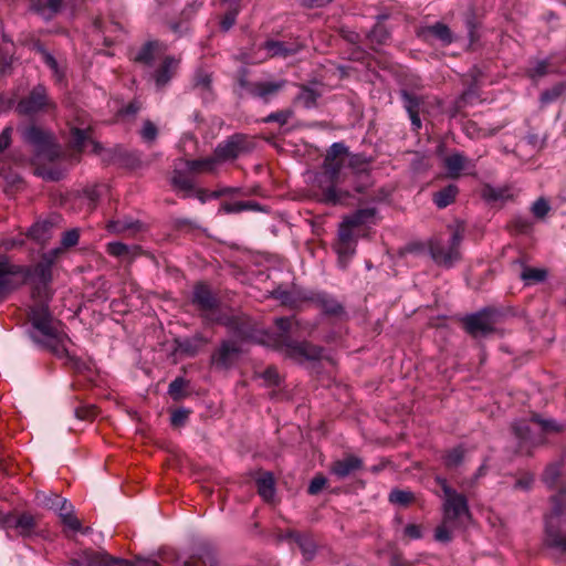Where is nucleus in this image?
Wrapping results in <instances>:
<instances>
[{
	"label": "nucleus",
	"mask_w": 566,
	"mask_h": 566,
	"mask_svg": "<svg viewBox=\"0 0 566 566\" xmlns=\"http://www.w3.org/2000/svg\"><path fill=\"white\" fill-rule=\"evenodd\" d=\"M347 161L348 147L343 143L332 144L324 158V171L318 179L323 202L335 206L343 203L349 197L348 191L339 190L336 187L347 176Z\"/></svg>",
	"instance_id": "f257e3e1"
},
{
	"label": "nucleus",
	"mask_w": 566,
	"mask_h": 566,
	"mask_svg": "<svg viewBox=\"0 0 566 566\" xmlns=\"http://www.w3.org/2000/svg\"><path fill=\"white\" fill-rule=\"evenodd\" d=\"M30 321L32 325L30 336L34 343L50 349L59 357L67 354L66 342H70V338L63 333L61 322L53 319L46 304L40 303L31 307Z\"/></svg>",
	"instance_id": "f03ea898"
},
{
	"label": "nucleus",
	"mask_w": 566,
	"mask_h": 566,
	"mask_svg": "<svg viewBox=\"0 0 566 566\" xmlns=\"http://www.w3.org/2000/svg\"><path fill=\"white\" fill-rule=\"evenodd\" d=\"M552 512L546 516L545 544L566 553V488L552 497Z\"/></svg>",
	"instance_id": "7ed1b4c3"
},
{
	"label": "nucleus",
	"mask_w": 566,
	"mask_h": 566,
	"mask_svg": "<svg viewBox=\"0 0 566 566\" xmlns=\"http://www.w3.org/2000/svg\"><path fill=\"white\" fill-rule=\"evenodd\" d=\"M22 137L32 147L33 160L39 166L55 161L62 154L53 134L49 130L32 125L23 130Z\"/></svg>",
	"instance_id": "20e7f679"
},
{
	"label": "nucleus",
	"mask_w": 566,
	"mask_h": 566,
	"mask_svg": "<svg viewBox=\"0 0 566 566\" xmlns=\"http://www.w3.org/2000/svg\"><path fill=\"white\" fill-rule=\"evenodd\" d=\"M462 235L458 230L451 234H439L428 241V251L432 261L441 268L450 269L461 260Z\"/></svg>",
	"instance_id": "39448f33"
},
{
	"label": "nucleus",
	"mask_w": 566,
	"mask_h": 566,
	"mask_svg": "<svg viewBox=\"0 0 566 566\" xmlns=\"http://www.w3.org/2000/svg\"><path fill=\"white\" fill-rule=\"evenodd\" d=\"M437 482L444 493L443 518L447 523L464 526L471 517L467 497L450 488L446 479L437 478Z\"/></svg>",
	"instance_id": "423d86ee"
},
{
	"label": "nucleus",
	"mask_w": 566,
	"mask_h": 566,
	"mask_svg": "<svg viewBox=\"0 0 566 566\" xmlns=\"http://www.w3.org/2000/svg\"><path fill=\"white\" fill-rule=\"evenodd\" d=\"M72 566H159L150 558H125L113 557L104 551L84 549L71 560Z\"/></svg>",
	"instance_id": "0eeeda50"
},
{
	"label": "nucleus",
	"mask_w": 566,
	"mask_h": 566,
	"mask_svg": "<svg viewBox=\"0 0 566 566\" xmlns=\"http://www.w3.org/2000/svg\"><path fill=\"white\" fill-rule=\"evenodd\" d=\"M276 350L282 353L286 358L297 363L319 360L324 352L322 347L308 342H297L286 337L276 339Z\"/></svg>",
	"instance_id": "6e6552de"
},
{
	"label": "nucleus",
	"mask_w": 566,
	"mask_h": 566,
	"mask_svg": "<svg viewBox=\"0 0 566 566\" xmlns=\"http://www.w3.org/2000/svg\"><path fill=\"white\" fill-rule=\"evenodd\" d=\"M501 314L495 310H482L464 318L465 331L473 337L486 336L494 332Z\"/></svg>",
	"instance_id": "1a4fd4ad"
},
{
	"label": "nucleus",
	"mask_w": 566,
	"mask_h": 566,
	"mask_svg": "<svg viewBox=\"0 0 566 566\" xmlns=\"http://www.w3.org/2000/svg\"><path fill=\"white\" fill-rule=\"evenodd\" d=\"M243 349L234 339H223L211 354L210 363L219 370L231 369L240 359Z\"/></svg>",
	"instance_id": "9d476101"
},
{
	"label": "nucleus",
	"mask_w": 566,
	"mask_h": 566,
	"mask_svg": "<svg viewBox=\"0 0 566 566\" xmlns=\"http://www.w3.org/2000/svg\"><path fill=\"white\" fill-rule=\"evenodd\" d=\"M251 149L252 144L248 136L243 134H234L217 145L214 148V158L217 159V164L220 161L233 160L240 155L249 153Z\"/></svg>",
	"instance_id": "9b49d317"
},
{
	"label": "nucleus",
	"mask_w": 566,
	"mask_h": 566,
	"mask_svg": "<svg viewBox=\"0 0 566 566\" xmlns=\"http://www.w3.org/2000/svg\"><path fill=\"white\" fill-rule=\"evenodd\" d=\"M55 255L56 251H52L50 254L43 255L42 261L32 268L19 266L22 269L19 274H24L25 277L31 279L39 284L36 287L39 293L43 290L46 294L48 284L52 280V264Z\"/></svg>",
	"instance_id": "f8f14e48"
},
{
	"label": "nucleus",
	"mask_w": 566,
	"mask_h": 566,
	"mask_svg": "<svg viewBox=\"0 0 566 566\" xmlns=\"http://www.w3.org/2000/svg\"><path fill=\"white\" fill-rule=\"evenodd\" d=\"M51 106L53 104L48 97L46 88L42 84H38L27 97L18 103L17 111L22 115H34Z\"/></svg>",
	"instance_id": "ddd939ff"
},
{
	"label": "nucleus",
	"mask_w": 566,
	"mask_h": 566,
	"mask_svg": "<svg viewBox=\"0 0 566 566\" xmlns=\"http://www.w3.org/2000/svg\"><path fill=\"white\" fill-rule=\"evenodd\" d=\"M444 168L449 178L457 179L463 171L473 174L475 161L469 159L463 153L454 151L449 154L444 160Z\"/></svg>",
	"instance_id": "4468645a"
},
{
	"label": "nucleus",
	"mask_w": 566,
	"mask_h": 566,
	"mask_svg": "<svg viewBox=\"0 0 566 566\" xmlns=\"http://www.w3.org/2000/svg\"><path fill=\"white\" fill-rule=\"evenodd\" d=\"M70 142H71L72 147L78 151H83V150H86L87 148H90V150L93 154L102 155V153L104 150L102 145L92 138V129L90 127L88 128L73 127L71 129Z\"/></svg>",
	"instance_id": "2eb2a0df"
},
{
	"label": "nucleus",
	"mask_w": 566,
	"mask_h": 566,
	"mask_svg": "<svg viewBox=\"0 0 566 566\" xmlns=\"http://www.w3.org/2000/svg\"><path fill=\"white\" fill-rule=\"evenodd\" d=\"M180 64V59L172 55L166 56L161 64L153 73L156 87L161 90L168 85L171 78L176 75Z\"/></svg>",
	"instance_id": "dca6fc26"
},
{
	"label": "nucleus",
	"mask_w": 566,
	"mask_h": 566,
	"mask_svg": "<svg viewBox=\"0 0 566 566\" xmlns=\"http://www.w3.org/2000/svg\"><path fill=\"white\" fill-rule=\"evenodd\" d=\"M285 80L253 82V85L251 86V97L269 103L285 87Z\"/></svg>",
	"instance_id": "f3484780"
},
{
	"label": "nucleus",
	"mask_w": 566,
	"mask_h": 566,
	"mask_svg": "<svg viewBox=\"0 0 566 566\" xmlns=\"http://www.w3.org/2000/svg\"><path fill=\"white\" fill-rule=\"evenodd\" d=\"M363 460L354 454L346 455L336 460L331 465V473L337 479L343 480L363 468Z\"/></svg>",
	"instance_id": "a211bd4d"
},
{
	"label": "nucleus",
	"mask_w": 566,
	"mask_h": 566,
	"mask_svg": "<svg viewBox=\"0 0 566 566\" xmlns=\"http://www.w3.org/2000/svg\"><path fill=\"white\" fill-rule=\"evenodd\" d=\"M192 303L207 314L212 313L219 305L218 298L205 284H197L193 290Z\"/></svg>",
	"instance_id": "6ab92c4d"
},
{
	"label": "nucleus",
	"mask_w": 566,
	"mask_h": 566,
	"mask_svg": "<svg viewBox=\"0 0 566 566\" xmlns=\"http://www.w3.org/2000/svg\"><path fill=\"white\" fill-rule=\"evenodd\" d=\"M271 57H287L298 53L303 45L300 42L266 41L263 45Z\"/></svg>",
	"instance_id": "aec40b11"
},
{
	"label": "nucleus",
	"mask_w": 566,
	"mask_h": 566,
	"mask_svg": "<svg viewBox=\"0 0 566 566\" xmlns=\"http://www.w3.org/2000/svg\"><path fill=\"white\" fill-rule=\"evenodd\" d=\"M167 50V45L157 40L147 41L134 56V61L145 65H151L156 53Z\"/></svg>",
	"instance_id": "412c9836"
},
{
	"label": "nucleus",
	"mask_w": 566,
	"mask_h": 566,
	"mask_svg": "<svg viewBox=\"0 0 566 566\" xmlns=\"http://www.w3.org/2000/svg\"><path fill=\"white\" fill-rule=\"evenodd\" d=\"M34 49L41 54L43 62L52 71L55 82L63 84L65 81V67L61 66L56 59L42 44L36 43Z\"/></svg>",
	"instance_id": "4be33fe9"
},
{
	"label": "nucleus",
	"mask_w": 566,
	"mask_h": 566,
	"mask_svg": "<svg viewBox=\"0 0 566 566\" xmlns=\"http://www.w3.org/2000/svg\"><path fill=\"white\" fill-rule=\"evenodd\" d=\"M424 39L428 36H432L439 40L442 44L449 45L454 41V36L450 30V28L442 23L436 22L432 25L424 27L420 33Z\"/></svg>",
	"instance_id": "5701e85b"
},
{
	"label": "nucleus",
	"mask_w": 566,
	"mask_h": 566,
	"mask_svg": "<svg viewBox=\"0 0 566 566\" xmlns=\"http://www.w3.org/2000/svg\"><path fill=\"white\" fill-rule=\"evenodd\" d=\"M22 271L19 265H12L8 260H0V301H2L11 290L10 276L17 275Z\"/></svg>",
	"instance_id": "b1692460"
},
{
	"label": "nucleus",
	"mask_w": 566,
	"mask_h": 566,
	"mask_svg": "<svg viewBox=\"0 0 566 566\" xmlns=\"http://www.w3.org/2000/svg\"><path fill=\"white\" fill-rule=\"evenodd\" d=\"M206 343L207 339L203 336L197 334L193 337L177 340V348L180 353L189 357H193L199 353Z\"/></svg>",
	"instance_id": "393cba45"
},
{
	"label": "nucleus",
	"mask_w": 566,
	"mask_h": 566,
	"mask_svg": "<svg viewBox=\"0 0 566 566\" xmlns=\"http://www.w3.org/2000/svg\"><path fill=\"white\" fill-rule=\"evenodd\" d=\"M139 250V247H129L122 242H109L106 247V251L108 254L116 258H122L124 260L134 259L138 254Z\"/></svg>",
	"instance_id": "a878e982"
},
{
	"label": "nucleus",
	"mask_w": 566,
	"mask_h": 566,
	"mask_svg": "<svg viewBox=\"0 0 566 566\" xmlns=\"http://www.w3.org/2000/svg\"><path fill=\"white\" fill-rule=\"evenodd\" d=\"M256 486L258 493L264 501L270 502L273 500L275 494V485L272 473L265 472L260 478H258Z\"/></svg>",
	"instance_id": "bb28decb"
},
{
	"label": "nucleus",
	"mask_w": 566,
	"mask_h": 566,
	"mask_svg": "<svg viewBox=\"0 0 566 566\" xmlns=\"http://www.w3.org/2000/svg\"><path fill=\"white\" fill-rule=\"evenodd\" d=\"M458 192L459 189L455 185H448L433 195V202L438 208L443 209L455 200Z\"/></svg>",
	"instance_id": "cd10ccee"
},
{
	"label": "nucleus",
	"mask_w": 566,
	"mask_h": 566,
	"mask_svg": "<svg viewBox=\"0 0 566 566\" xmlns=\"http://www.w3.org/2000/svg\"><path fill=\"white\" fill-rule=\"evenodd\" d=\"M566 95V80L554 84L552 87L543 91L539 95L542 106L554 103L558 98Z\"/></svg>",
	"instance_id": "c85d7f7f"
},
{
	"label": "nucleus",
	"mask_w": 566,
	"mask_h": 566,
	"mask_svg": "<svg viewBox=\"0 0 566 566\" xmlns=\"http://www.w3.org/2000/svg\"><path fill=\"white\" fill-rule=\"evenodd\" d=\"M316 302L327 315L342 316L345 313L342 304L326 294H318Z\"/></svg>",
	"instance_id": "c756f323"
},
{
	"label": "nucleus",
	"mask_w": 566,
	"mask_h": 566,
	"mask_svg": "<svg viewBox=\"0 0 566 566\" xmlns=\"http://www.w3.org/2000/svg\"><path fill=\"white\" fill-rule=\"evenodd\" d=\"M142 227L139 221L130 218H123L108 221L106 229L113 233H124L126 231H137Z\"/></svg>",
	"instance_id": "7c9ffc66"
},
{
	"label": "nucleus",
	"mask_w": 566,
	"mask_h": 566,
	"mask_svg": "<svg viewBox=\"0 0 566 566\" xmlns=\"http://www.w3.org/2000/svg\"><path fill=\"white\" fill-rule=\"evenodd\" d=\"M64 4V0H46V3L36 2L32 4V10L46 20L59 13Z\"/></svg>",
	"instance_id": "2f4dec72"
},
{
	"label": "nucleus",
	"mask_w": 566,
	"mask_h": 566,
	"mask_svg": "<svg viewBox=\"0 0 566 566\" xmlns=\"http://www.w3.org/2000/svg\"><path fill=\"white\" fill-rule=\"evenodd\" d=\"M548 272L545 269L523 266L520 274L525 285L542 283L547 279Z\"/></svg>",
	"instance_id": "473e14b6"
},
{
	"label": "nucleus",
	"mask_w": 566,
	"mask_h": 566,
	"mask_svg": "<svg viewBox=\"0 0 566 566\" xmlns=\"http://www.w3.org/2000/svg\"><path fill=\"white\" fill-rule=\"evenodd\" d=\"M295 542L297 543L305 560H311L316 554V543L312 536L306 534H294Z\"/></svg>",
	"instance_id": "72a5a7b5"
},
{
	"label": "nucleus",
	"mask_w": 566,
	"mask_h": 566,
	"mask_svg": "<svg viewBox=\"0 0 566 566\" xmlns=\"http://www.w3.org/2000/svg\"><path fill=\"white\" fill-rule=\"evenodd\" d=\"M52 222L50 221H40L35 222L28 231V237L31 239L38 241V242H45L51 237V229H52Z\"/></svg>",
	"instance_id": "f704fd0d"
},
{
	"label": "nucleus",
	"mask_w": 566,
	"mask_h": 566,
	"mask_svg": "<svg viewBox=\"0 0 566 566\" xmlns=\"http://www.w3.org/2000/svg\"><path fill=\"white\" fill-rule=\"evenodd\" d=\"M170 184L176 191L190 192L193 190V182L187 174L180 169H174Z\"/></svg>",
	"instance_id": "c9c22d12"
},
{
	"label": "nucleus",
	"mask_w": 566,
	"mask_h": 566,
	"mask_svg": "<svg viewBox=\"0 0 566 566\" xmlns=\"http://www.w3.org/2000/svg\"><path fill=\"white\" fill-rule=\"evenodd\" d=\"M217 159L213 157H207L203 159L187 160L186 167L191 172H212L217 167Z\"/></svg>",
	"instance_id": "e433bc0d"
},
{
	"label": "nucleus",
	"mask_w": 566,
	"mask_h": 566,
	"mask_svg": "<svg viewBox=\"0 0 566 566\" xmlns=\"http://www.w3.org/2000/svg\"><path fill=\"white\" fill-rule=\"evenodd\" d=\"M8 526H13L15 528H19L21 531V534H27L31 532V530L34 527V517L30 514H21L18 517L8 516L6 522Z\"/></svg>",
	"instance_id": "4c0bfd02"
},
{
	"label": "nucleus",
	"mask_w": 566,
	"mask_h": 566,
	"mask_svg": "<svg viewBox=\"0 0 566 566\" xmlns=\"http://www.w3.org/2000/svg\"><path fill=\"white\" fill-rule=\"evenodd\" d=\"M376 212L377 211L375 208H363L356 210L346 218L348 219V222H350L356 228L371 222L376 216Z\"/></svg>",
	"instance_id": "58836bf2"
},
{
	"label": "nucleus",
	"mask_w": 566,
	"mask_h": 566,
	"mask_svg": "<svg viewBox=\"0 0 566 566\" xmlns=\"http://www.w3.org/2000/svg\"><path fill=\"white\" fill-rule=\"evenodd\" d=\"M274 322L281 333L279 335L271 337L268 345L273 346L276 349V339L284 338V337L291 338L289 336V333L292 331L293 325L294 324L296 325L297 322H294L290 317H277V318H275Z\"/></svg>",
	"instance_id": "ea45409f"
},
{
	"label": "nucleus",
	"mask_w": 566,
	"mask_h": 566,
	"mask_svg": "<svg viewBox=\"0 0 566 566\" xmlns=\"http://www.w3.org/2000/svg\"><path fill=\"white\" fill-rule=\"evenodd\" d=\"M549 61L547 59L544 60H537L535 64L527 70V76L533 81L537 82L542 77L553 73V71L549 70Z\"/></svg>",
	"instance_id": "a19ab883"
},
{
	"label": "nucleus",
	"mask_w": 566,
	"mask_h": 566,
	"mask_svg": "<svg viewBox=\"0 0 566 566\" xmlns=\"http://www.w3.org/2000/svg\"><path fill=\"white\" fill-rule=\"evenodd\" d=\"M562 473V462L556 461L548 464L543 473V482L548 488H555L557 485L558 478Z\"/></svg>",
	"instance_id": "79ce46f5"
},
{
	"label": "nucleus",
	"mask_w": 566,
	"mask_h": 566,
	"mask_svg": "<svg viewBox=\"0 0 566 566\" xmlns=\"http://www.w3.org/2000/svg\"><path fill=\"white\" fill-rule=\"evenodd\" d=\"M221 209L226 213H239L245 210H260V205L255 201L224 202Z\"/></svg>",
	"instance_id": "37998d69"
},
{
	"label": "nucleus",
	"mask_w": 566,
	"mask_h": 566,
	"mask_svg": "<svg viewBox=\"0 0 566 566\" xmlns=\"http://www.w3.org/2000/svg\"><path fill=\"white\" fill-rule=\"evenodd\" d=\"M458 528H461V526L454 523H447L446 518H443L442 523L436 528L434 538L438 542L448 543L452 539L453 531Z\"/></svg>",
	"instance_id": "c03bdc74"
},
{
	"label": "nucleus",
	"mask_w": 566,
	"mask_h": 566,
	"mask_svg": "<svg viewBox=\"0 0 566 566\" xmlns=\"http://www.w3.org/2000/svg\"><path fill=\"white\" fill-rule=\"evenodd\" d=\"M212 84V75L211 73L205 70H197L193 77V86L195 88L200 90L201 92H211Z\"/></svg>",
	"instance_id": "a18cd8bd"
},
{
	"label": "nucleus",
	"mask_w": 566,
	"mask_h": 566,
	"mask_svg": "<svg viewBox=\"0 0 566 566\" xmlns=\"http://www.w3.org/2000/svg\"><path fill=\"white\" fill-rule=\"evenodd\" d=\"M400 95H401L405 108L408 114L416 113V112L419 113L420 105L422 104L421 97H419L412 93H409L406 90H402Z\"/></svg>",
	"instance_id": "49530a36"
},
{
	"label": "nucleus",
	"mask_w": 566,
	"mask_h": 566,
	"mask_svg": "<svg viewBox=\"0 0 566 566\" xmlns=\"http://www.w3.org/2000/svg\"><path fill=\"white\" fill-rule=\"evenodd\" d=\"M465 451L462 446H458L447 452L444 457V464L448 468L459 467L464 459Z\"/></svg>",
	"instance_id": "de8ad7c7"
},
{
	"label": "nucleus",
	"mask_w": 566,
	"mask_h": 566,
	"mask_svg": "<svg viewBox=\"0 0 566 566\" xmlns=\"http://www.w3.org/2000/svg\"><path fill=\"white\" fill-rule=\"evenodd\" d=\"M483 195L488 200H492V201H504V200L512 198V195H511L509 188L486 187L484 189Z\"/></svg>",
	"instance_id": "09e8293b"
},
{
	"label": "nucleus",
	"mask_w": 566,
	"mask_h": 566,
	"mask_svg": "<svg viewBox=\"0 0 566 566\" xmlns=\"http://www.w3.org/2000/svg\"><path fill=\"white\" fill-rule=\"evenodd\" d=\"M369 165V161L360 156V155H352L349 151H348V161H347V166H348V169L353 170V172H366L367 171V167Z\"/></svg>",
	"instance_id": "8fccbe9b"
},
{
	"label": "nucleus",
	"mask_w": 566,
	"mask_h": 566,
	"mask_svg": "<svg viewBox=\"0 0 566 566\" xmlns=\"http://www.w3.org/2000/svg\"><path fill=\"white\" fill-rule=\"evenodd\" d=\"M318 98V94L307 87H303L300 94L297 95V101L305 107V108H312L316 105Z\"/></svg>",
	"instance_id": "3c124183"
},
{
	"label": "nucleus",
	"mask_w": 566,
	"mask_h": 566,
	"mask_svg": "<svg viewBox=\"0 0 566 566\" xmlns=\"http://www.w3.org/2000/svg\"><path fill=\"white\" fill-rule=\"evenodd\" d=\"M531 421L539 424L542 430L546 432H560L565 428L564 424L557 423L555 420L542 419L538 416H533Z\"/></svg>",
	"instance_id": "603ef678"
},
{
	"label": "nucleus",
	"mask_w": 566,
	"mask_h": 566,
	"mask_svg": "<svg viewBox=\"0 0 566 566\" xmlns=\"http://www.w3.org/2000/svg\"><path fill=\"white\" fill-rule=\"evenodd\" d=\"M190 560L197 563L198 566H216L217 558L212 551L205 548L197 556L192 557Z\"/></svg>",
	"instance_id": "864d4df0"
},
{
	"label": "nucleus",
	"mask_w": 566,
	"mask_h": 566,
	"mask_svg": "<svg viewBox=\"0 0 566 566\" xmlns=\"http://www.w3.org/2000/svg\"><path fill=\"white\" fill-rule=\"evenodd\" d=\"M413 500V494L409 491L392 490L389 494V501L399 505H407Z\"/></svg>",
	"instance_id": "5fc2aeb1"
},
{
	"label": "nucleus",
	"mask_w": 566,
	"mask_h": 566,
	"mask_svg": "<svg viewBox=\"0 0 566 566\" xmlns=\"http://www.w3.org/2000/svg\"><path fill=\"white\" fill-rule=\"evenodd\" d=\"M531 211L536 218L543 219L551 211L549 202L545 198L541 197L536 201H534Z\"/></svg>",
	"instance_id": "6e6d98bb"
},
{
	"label": "nucleus",
	"mask_w": 566,
	"mask_h": 566,
	"mask_svg": "<svg viewBox=\"0 0 566 566\" xmlns=\"http://www.w3.org/2000/svg\"><path fill=\"white\" fill-rule=\"evenodd\" d=\"M338 259L339 263L343 268L346 266L347 261L354 255L355 253V247L352 242L343 243L340 242L337 248Z\"/></svg>",
	"instance_id": "4d7b16f0"
},
{
	"label": "nucleus",
	"mask_w": 566,
	"mask_h": 566,
	"mask_svg": "<svg viewBox=\"0 0 566 566\" xmlns=\"http://www.w3.org/2000/svg\"><path fill=\"white\" fill-rule=\"evenodd\" d=\"M217 322L237 333L240 337H247V332L235 317H219Z\"/></svg>",
	"instance_id": "13d9d810"
},
{
	"label": "nucleus",
	"mask_w": 566,
	"mask_h": 566,
	"mask_svg": "<svg viewBox=\"0 0 566 566\" xmlns=\"http://www.w3.org/2000/svg\"><path fill=\"white\" fill-rule=\"evenodd\" d=\"M158 135V129L150 120H145L140 130V136L145 142L153 143Z\"/></svg>",
	"instance_id": "bf43d9fd"
},
{
	"label": "nucleus",
	"mask_w": 566,
	"mask_h": 566,
	"mask_svg": "<svg viewBox=\"0 0 566 566\" xmlns=\"http://www.w3.org/2000/svg\"><path fill=\"white\" fill-rule=\"evenodd\" d=\"M354 228L355 227L350 222H348V219L345 217L342 223L339 224L338 229V237L340 242H352Z\"/></svg>",
	"instance_id": "052dcab7"
},
{
	"label": "nucleus",
	"mask_w": 566,
	"mask_h": 566,
	"mask_svg": "<svg viewBox=\"0 0 566 566\" xmlns=\"http://www.w3.org/2000/svg\"><path fill=\"white\" fill-rule=\"evenodd\" d=\"M513 431L520 440H530V424L526 420H518L513 423Z\"/></svg>",
	"instance_id": "680f3d73"
},
{
	"label": "nucleus",
	"mask_w": 566,
	"mask_h": 566,
	"mask_svg": "<svg viewBox=\"0 0 566 566\" xmlns=\"http://www.w3.org/2000/svg\"><path fill=\"white\" fill-rule=\"evenodd\" d=\"M292 112L291 111H279V112H275V113H271L270 115H268L263 122L264 123H272V122H276L279 123L280 125H285L287 123V120L292 117Z\"/></svg>",
	"instance_id": "e2e57ef3"
},
{
	"label": "nucleus",
	"mask_w": 566,
	"mask_h": 566,
	"mask_svg": "<svg viewBox=\"0 0 566 566\" xmlns=\"http://www.w3.org/2000/svg\"><path fill=\"white\" fill-rule=\"evenodd\" d=\"M368 35L373 41H376L377 43H384L388 39L389 32L381 23L378 22L371 29Z\"/></svg>",
	"instance_id": "0e129e2a"
},
{
	"label": "nucleus",
	"mask_w": 566,
	"mask_h": 566,
	"mask_svg": "<svg viewBox=\"0 0 566 566\" xmlns=\"http://www.w3.org/2000/svg\"><path fill=\"white\" fill-rule=\"evenodd\" d=\"M189 410L185 408H179L172 411L170 417V422L174 427H181L186 423L189 417Z\"/></svg>",
	"instance_id": "69168bd1"
},
{
	"label": "nucleus",
	"mask_w": 566,
	"mask_h": 566,
	"mask_svg": "<svg viewBox=\"0 0 566 566\" xmlns=\"http://www.w3.org/2000/svg\"><path fill=\"white\" fill-rule=\"evenodd\" d=\"M186 386V381L184 378H176L169 385L168 392L175 399H179L181 397L182 390Z\"/></svg>",
	"instance_id": "338daca9"
},
{
	"label": "nucleus",
	"mask_w": 566,
	"mask_h": 566,
	"mask_svg": "<svg viewBox=\"0 0 566 566\" xmlns=\"http://www.w3.org/2000/svg\"><path fill=\"white\" fill-rule=\"evenodd\" d=\"M261 377L268 385L277 386L280 384V375L275 367H268L262 374Z\"/></svg>",
	"instance_id": "774afa93"
}]
</instances>
